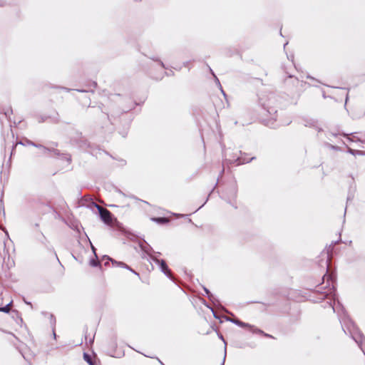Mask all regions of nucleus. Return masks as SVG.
I'll use <instances>...</instances> for the list:
<instances>
[{
	"mask_svg": "<svg viewBox=\"0 0 365 365\" xmlns=\"http://www.w3.org/2000/svg\"><path fill=\"white\" fill-rule=\"evenodd\" d=\"M326 304H327L334 312H337L343 331L346 334H349L351 336L365 354V350L362 347L364 336L349 318L344 308L338 309V307H335V302L332 303L331 302H326Z\"/></svg>",
	"mask_w": 365,
	"mask_h": 365,
	"instance_id": "obj_1",
	"label": "nucleus"
},
{
	"mask_svg": "<svg viewBox=\"0 0 365 365\" xmlns=\"http://www.w3.org/2000/svg\"><path fill=\"white\" fill-rule=\"evenodd\" d=\"M95 207L98 209L101 219L107 225L112 223L111 213L109 210L103 207L95 204Z\"/></svg>",
	"mask_w": 365,
	"mask_h": 365,
	"instance_id": "obj_2",
	"label": "nucleus"
},
{
	"mask_svg": "<svg viewBox=\"0 0 365 365\" xmlns=\"http://www.w3.org/2000/svg\"><path fill=\"white\" fill-rule=\"evenodd\" d=\"M157 264L159 265L160 269L163 273H164L170 279L174 280L172 273L165 260L161 259L160 261H157Z\"/></svg>",
	"mask_w": 365,
	"mask_h": 365,
	"instance_id": "obj_3",
	"label": "nucleus"
},
{
	"mask_svg": "<svg viewBox=\"0 0 365 365\" xmlns=\"http://www.w3.org/2000/svg\"><path fill=\"white\" fill-rule=\"evenodd\" d=\"M108 259L112 262L113 265H115V266H117V267H123V268H125V269L130 270V272H132L133 273H134L135 274L139 276L138 273L135 272L133 269H131L129 266H128L124 262H118V261L113 260V259H110L109 257H108Z\"/></svg>",
	"mask_w": 365,
	"mask_h": 365,
	"instance_id": "obj_4",
	"label": "nucleus"
},
{
	"mask_svg": "<svg viewBox=\"0 0 365 365\" xmlns=\"http://www.w3.org/2000/svg\"><path fill=\"white\" fill-rule=\"evenodd\" d=\"M39 149H41V153L43 155H49L50 154H52V153L54 155L58 154V152L57 150H56L54 148H48L42 145H41V147L39 148Z\"/></svg>",
	"mask_w": 365,
	"mask_h": 365,
	"instance_id": "obj_5",
	"label": "nucleus"
},
{
	"mask_svg": "<svg viewBox=\"0 0 365 365\" xmlns=\"http://www.w3.org/2000/svg\"><path fill=\"white\" fill-rule=\"evenodd\" d=\"M303 125L306 127H312V128H316L318 129L317 127V122L314 119H304L303 120ZM321 129L319 128V131Z\"/></svg>",
	"mask_w": 365,
	"mask_h": 365,
	"instance_id": "obj_6",
	"label": "nucleus"
},
{
	"mask_svg": "<svg viewBox=\"0 0 365 365\" xmlns=\"http://www.w3.org/2000/svg\"><path fill=\"white\" fill-rule=\"evenodd\" d=\"M231 322L235 324L236 325L240 327H248V328H253V325H251L250 324L245 323L239 319H228Z\"/></svg>",
	"mask_w": 365,
	"mask_h": 365,
	"instance_id": "obj_7",
	"label": "nucleus"
},
{
	"mask_svg": "<svg viewBox=\"0 0 365 365\" xmlns=\"http://www.w3.org/2000/svg\"><path fill=\"white\" fill-rule=\"evenodd\" d=\"M152 220L158 224H165L169 222V220L166 217H153Z\"/></svg>",
	"mask_w": 365,
	"mask_h": 365,
	"instance_id": "obj_8",
	"label": "nucleus"
},
{
	"mask_svg": "<svg viewBox=\"0 0 365 365\" xmlns=\"http://www.w3.org/2000/svg\"><path fill=\"white\" fill-rule=\"evenodd\" d=\"M262 104L264 109H266L269 113L272 114V113L277 112L274 108L269 107V103H262Z\"/></svg>",
	"mask_w": 365,
	"mask_h": 365,
	"instance_id": "obj_9",
	"label": "nucleus"
},
{
	"mask_svg": "<svg viewBox=\"0 0 365 365\" xmlns=\"http://www.w3.org/2000/svg\"><path fill=\"white\" fill-rule=\"evenodd\" d=\"M11 303H12V302H10L5 307H0V312H4V313H9L10 312V307L11 305Z\"/></svg>",
	"mask_w": 365,
	"mask_h": 365,
	"instance_id": "obj_10",
	"label": "nucleus"
},
{
	"mask_svg": "<svg viewBox=\"0 0 365 365\" xmlns=\"http://www.w3.org/2000/svg\"><path fill=\"white\" fill-rule=\"evenodd\" d=\"M83 358H84L85 361L89 364V365H94L91 360V356L88 354L84 353Z\"/></svg>",
	"mask_w": 365,
	"mask_h": 365,
	"instance_id": "obj_11",
	"label": "nucleus"
},
{
	"mask_svg": "<svg viewBox=\"0 0 365 365\" xmlns=\"http://www.w3.org/2000/svg\"><path fill=\"white\" fill-rule=\"evenodd\" d=\"M250 331H252L253 333H255V334H264V331L258 328H256L253 326V328H250Z\"/></svg>",
	"mask_w": 365,
	"mask_h": 365,
	"instance_id": "obj_12",
	"label": "nucleus"
},
{
	"mask_svg": "<svg viewBox=\"0 0 365 365\" xmlns=\"http://www.w3.org/2000/svg\"><path fill=\"white\" fill-rule=\"evenodd\" d=\"M12 114V109L11 108H7L4 110V115L6 118H10L11 115Z\"/></svg>",
	"mask_w": 365,
	"mask_h": 365,
	"instance_id": "obj_13",
	"label": "nucleus"
},
{
	"mask_svg": "<svg viewBox=\"0 0 365 365\" xmlns=\"http://www.w3.org/2000/svg\"><path fill=\"white\" fill-rule=\"evenodd\" d=\"M26 143L27 145H31V146H34V147H36V148H39L40 147H41V144H36L31 140H26Z\"/></svg>",
	"mask_w": 365,
	"mask_h": 365,
	"instance_id": "obj_14",
	"label": "nucleus"
},
{
	"mask_svg": "<svg viewBox=\"0 0 365 365\" xmlns=\"http://www.w3.org/2000/svg\"><path fill=\"white\" fill-rule=\"evenodd\" d=\"M204 291L205 292L206 294L207 295V297L211 299L212 297V294L210 292L209 289H207V288L204 287Z\"/></svg>",
	"mask_w": 365,
	"mask_h": 365,
	"instance_id": "obj_15",
	"label": "nucleus"
},
{
	"mask_svg": "<svg viewBox=\"0 0 365 365\" xmlns=\"http://www.w3.org/2000/svg\"><path fill=\"white\" fill-rule=\"evenodd\" d=\"M98 262H96V260L94 259H92L90 261V264L93 267H96L98 265Z\"/></svg>",
	"mask_w": 365,
	"mask_h": 365,
	"instance_id": "obj_16",
	"label": "nucleus"
},
{
	"mask_svg": "<svg viewBox=\"0 0 365 365\" xmlns=\"http://www.w3.org/2000/svg\"><path fill=\"white\" fill-rule=\"evenodd\" d=\"M150 259L155 262L157 264V261H160L161 259H158L155 256H150Z\"/></svg>",
	"mask_w": 365,
	"mask_h": 365,
	"instance_id": "obj_17",
	"label": "nucleus"
},
{
	"mask_svg": "<svg viewBox=\"0 0 365 365\" xmlns=\"http://www.w3.org/2000/svg\"><path fill=\"white\" fill-rule=\"evenodd\" d=\"M237 165H240V164H242V163H245V161H242L240 158H237Z\"/></svg>",
	"mask_w": 365,
	"mask_h": 365,
	"instance_id": "obj_18",
	"label": "nucleus"
},
{
	"mask_svg": "<svg viewBox=\"0 0 365 365\" xmlns=\"http://www.w3.org/2000/svg\"><path fill=\"white\" fill-rule=\"evenodd\" d=\"M264 336H267V337H270V338H272V336L268 334H266L264 332V334H262Z\"/></svg>",
	"mask_w": 365,
	"mask_h": 365,
	"instance_id": "obj_19",
	"label": "nucleus"
},
{
	"mask_svg": "<svg viewBox=\"0 0 365 365\" xmlns=\"http://www.w3.org/2000/svg\"><path fill=\"white\" fill-rule=\"evenodd\" d=\"M160 63L162 68H165L164 63L160 61Z\"/></svg>",
	"mask_w": 365,
	"mask_h": 365,
	"instance_id": "obj_20",
	"label": "nucleus"
},
{
	"mask_svg": "<svg viewBox=\"0 0 365 365\" xmlns=\"http://www.w3.org/2000/svg\"><path fill=\"white\" fill-rule=\"evenodd\" d=\"M349 153L351 154H354V150L351 148L349 149Z\"/></svg>",
	"mask_w": 365,
	"mask_h": 365,
	"instance_id": "obj_21",
	"label": "nucleus"
},
{
	"mask_svg": "<svg viewBox=\"0 0 365 365\" xmlns=\"http://www.w3.org/2000/svg\"><path fill=\"white\" fill-rule=\"evenodd\" d=\"M225 356H226V352L225 353V356H224V359H223V361H222V365H224L225 360Z\"/></svg>",
	"mask_w": 365,
	"mask_h": 365,
	"instance_id": "obj_22",
	"label": "nucleus"
},
{
	"mask_svg": "<svg viewBox=\"0 0 365 365\" xmlns=\"http://www.w3.org/2000/svg\"><path fill=\"white\" fill-rule=\"evenodd\" d=\"M78 92H86L85 90H77Z\"/></svg>",
	"mask_w": 365,
	"mask_h": 365,
	"instance_id": "obj_23",
	"label": "nucleus"
},
{
	"mask_svg": "<svg viewBox=\"0 0 365 365\" xmlns=\"http://www.w3.org/2000/svg\"><path fill=\"white\" fill-rule=\"evenodd\" d=\"M253 159H254V158H251V159L250 160L247 161V163H249L250 160H252Z\"/></svg>",
	"mask_w": 365,
	"mask_h": 365,
	"instance_id": "obj_24",
	"label": "nucleus"
},
{
	"mask_svg": "<svg viewBox=\"0 0 365 365\" xmlns=\"http://www.w3.org/2000/svg\"><path fill=\"white\" fill-rule=\"evenodd\" d=\"M92 250H93V251L95 252V248H94V247H93V246H92Z\"/></svg>",
	"mask_w": 365,
	"mask_h": 365,
	"instance_id": "obj_25",
	"label": "nucleus"
},
{
	"mask_svg": "<svg viewBox=\"0 0 365 365\" xmlns=\"http://www.w3.org/2000/svg\"><path fill=\"white\" fill-rule=\"evenodd\" d=\"M110 207H117V206H116V205H110Z\"/></svg>",
	"mask_w": 365,
	"mask_h": 365,
	"instance_id": "obj_26",
	"label": "nucleus"
},
{
	"mask_svg": "<svg viewBox=\"0 0 365 365\" xmlns=\"http://www.w3.org/2000/svg\"><path fill=\"white\" fill-rule=\"evenodd\" d=\"M347 100H348V96H346V102L347 101Z\"/></svg>",
	"mask_w": 365,
	"mask_h": 365,
	"instance_id": "obj_27",
	"label": "nucleus"
}]
</instances>
